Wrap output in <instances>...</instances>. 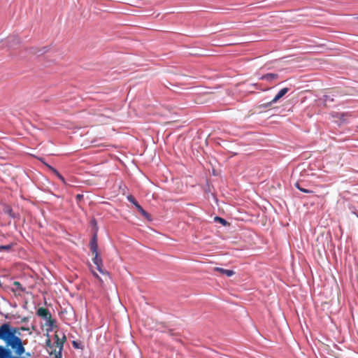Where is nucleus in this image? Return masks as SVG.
Masks as SVG:
<instances>
[{
	"label": "nucleus",
	"mask_w": 358,
	"mask_h": 358,
	"mask_svg": "<svg viewBox=\"0 0 358 358\" xmlns=\"http://www.w3.org/2000/svg\"><path fill=\"white\" fill-rule=\"evenodd\" d=\"M46 48H47L46 47H44L41 50H39V52H41V55H43L47 52Z\"/></svg>",
	"instance_id": "obj_26"
},
{
	"label": "nucleus",
	"mask_w": 358,
	"mask_h": 358,
	"mask_svg": "<svg viewBox=\"0 0 358 358\" xmlns=\"http://www.w3.org/2000/svg\"><path fill=\"white\" fill-rule=\"evenodd\" d=\"M279 77L278 74L273 73H268L265 75H263L260 79L262 80H266L268 82H272L276 79H278Z\"/></svg>",
	"instance_id": "obj_9"
},
{
	"label": "nucleus",
	"mask_w": 358,
	"mask_h": 358,
	"mask_svg": "<svg viewBox=\"0 0 358 358\" xmlns=\"http://www.w3.org/2000/svg\"><path fill=\"white\" fill-rule=\"evenodd\" d=\"M348 208L350 210V212L355 215L358 218V210L356 209V208L352 205H349Z\"/></svg>",
	"instance_id": "obj_17"
},
{
	"label": "nucleus",
	"mask_w": 358,
	"mask_h": 358,
	"mask_svg": "<svg viewBox=\"0 0 358 358\" xmlns=\"http://www.w3.org/2000/svg\"><path fill=\"white\" fill-rule=\"evenodd\" d=\"M98 230H99V227H98V225H94V227H92V234H96V235L98 234Z\"/></svg>",
	"instance_id": "obj_20"
},
{
	"label": "nucleus",
	"mask_w": 358,
	"mask_h": 358,
	"mask_svg": "<svg viewBox=\"0 0 358 358\" xmlns=\"http://www.w3.org/2000/svg\"><path fill=\"white\" fill-rule=\"evenodd\" d=\"M138 210V212L144 217H145L146 219L148 220H150V214L145 211L143 208L142 206H139L138 209H137Z\"/></svg>",
	"instance_id": "obj_15"
},
{
	"label": "nucleus",
	"mask_w": 358,
	"mask_h": 358,
	"mask_svg": "<svg viewBox=\"0 0 358 358\" xmlns=\"http://www.w3.org/2000/svg\"><path fill=\"white\" fill-rule=\"evenodd\" d=\"M289 89L288 87H285L280 90L271 101L264 104V107H270L273 103L278 102L282 97H283L289 92Z\"/></svg>",
	"instance_id": "obj_3"
},
{
	"label": "nucleus",
	"mask_w": 358,
	"mask_h": 358,
	"mask_svg": "<svg viewBox=\"0 0 358 358\" xmlns=\"http://www.w3.org/2000/svg\"><path fill=\"white\" fill-rule=\"evenodd\" d=\"M13 285L16 287L17 289L22 291V292L24 291V288L22 287V284L20 282L15 281Z\"/></svg>",
	"instance_id": "obj_18"
},
{
	"label": "nucleus",
	"mask_w": 358,
	"mask_h": 358,
	"mask_svg": "<svg viewBox=\"0 0 358 358\" xmlns=\"http://www.w3.org/2000/svg\"><path fill=\"white\" fill-rule=\"evenodd\" d=\"M2 210L4 214L8 215L10 218H19V214L14 213L11 206L8 204L4 203L2 205Z\"/></svg>",
	"instance_id": "obj_5"
},
{
	"label": "nucleus",
	"mask_w": 358,
	"mask_h": 358,
	"mask_svg": "<svg viewBox=\"0 0 358 358\" xmlns=\"http://www.w3.org/2000/svg\"><path fill=\"white\" fill-rule=\"evenodd\" d=\"M45 343H46V346H47V347H48V348H52L54 347V344H52V343H51V341H50V338H48V339L46 340Z\"/></svg>",
	"instance_id": "obj_21"
},
{
	"label": "nucleus",
	"mask_w": 358,
	"mask_h": 358,
	"mask_svg": "<svg viewBox=\"0 0 358 358\" xmlns=\"http://www.w3.org/2000/svg\"><path fill=\"white\" fill-rule=\"evenodd\" d=\"M52 171L55 174V176L64 184H66V180L60 174V173L55 168L52 166H49Z\"/></svg>",
	"instance_id": "obj_13"
},
{
	"label": "nucleus",
	"mask_w": 358,
	"mask_h": 358,
	"mask_svg": "<svg viewBox=\"0 0 358 358\" xmlns=\"http://www.w3.org/2000/svg\"><path fill=\"white\" fill-rule=\"evenodd\" d=\"M93 275L95 278H96L97 279L101 280L100 277L99 276V275L97 273L93 272Z\"/></svg>",
	"instance_id": "obj_28"
},
{
	"label": "nucleus",
	"mask_w": 358,
	"mask_h": 358,
	"mask_svg": "<svg viewBox=\"0 0 358 358\" xmlns=\"http://www.w3.org/2000/svg\"><path fill=\"white\" fill-rule=\"evenodd\" d=\"M19 330V328L10 326L13 345L15 348V353L17 357H21L25 351L22 339L19 336L20 335Z\"/></svg>",
	"instance_id": "obj_1"
},
{
	"label": "nucleus",
	"mask_w": 358,
	"mask_h": 358,
	"mask_svg": "<svg viewBox=\"0 0 358 358\" xmlns=\"http://www.w3.org/2000/svg\"><path fill=\"white\" fill-rule=\"evenodd\" d=\"M66 341V337L64 334H63V336L62 340L55 341L54 342V346L59 348V351L57 352H55V358H61L62 357V352L64 348V343Z\"/></svg>",
	"instance_id": "obj_4"
},
{
	"label": "nucleus",
	"mask_w": 358,
	"mask_h": 358,
	"mask_svg": "<svg viewBox=\"0 0 358 358\" xmlns=\"http://www.w3.org/2000/svg\"><path fill=\"white\" fill-rule=\"evenodd\" d=\"M357 18H358V17H357Z\"/></svg>",
	"instance_id": "obj_31"
},
{
	"label": "nucleus",
	"mask_w": 358,
	"mask_h": 358,
	"mask_svg": "<svg viewBox=\"0 0 358 358\" xmlns=\"http://www.w3.org/2000/svg\"><path fill=\"white\" fill-rule=\"evenodd\" d=\"M97 224V222L96 220V219L93 218L91 221H90V225L91 227H94V225H96Z\"/></svg>",
	"instance_id": "obj_25"
},
{
	"label": "nucleus",
	"mask_w": 358,
	"mask_h": 358,
	"mask_svg": "<svg viewBox=\"0 0 358 358\" xmlns=\"http://www.w3.org/2000/svg\"><path fill=\"white\" fill-rule=\"evenodd\" d=\"M45 325L49 327L47 329V336H49L48 333L52 331L53 329V326L55 324L56 321L54 319H52V317L45 320Z\"/></svg>",
	"instance_id": "obj_11"
},
{
	"label": "nucleus",
	"mask_w": 358,
	"mask_h": 358,
	"mask_svg": "<svg viewBox=\"0 0 358 358\" xmlns=\"http://www.w3.org/2000/svg\"><path fill=\"white\" fill-rule=\"evenodd\" d=\"M324 101L325 102L333 101L334 99L331 98V96L329 95H324Z\"/></svg>",
	"instance_id": "obj_22"
},
{
	"label": "nucleus",
	"mask_w": 358,
	"mask_h": 358,
	"mask_svg": "<svg viewBox=\"0 0 358 358\" xmlns=\"http://www.w3.org/2000/svg\"><path fill=\"white\" fill-rule=\"evenodd\" d=\"M36 314L38 316L43 318L44 320L51 317V313L47 308H39L37 310Z\"/></svg>",
	"instance_id": "obj_8"
},
{
	"label": "nucleus",
	"mask_w": 358,
	"mask_h": 358,
	"mask_svg": "<svg viewBox=\"0 0 358 358\" xmlns=\"http://www.w3.org/2000/svg\"><path fill=\"white\" fill-rule=\"evenodd\" d=\"M21 329H22V331H27V330H28V329L24 328V327H22V328H21Z\"/></svg>",
	"instance_id": "obj_30"
},
{
	"label": "nucleus",
	"mask_w": 358,
	"mask_h": 358,
	"mask_svg": "<svg viewBox=\"0 0 358 358\" xmlns=\"http://www.w3.org/2000/svg\"><path fill=\"white\" fill-rule=\"evenodd\" d=\"M55 341H58L59 340H61V339L59 338V336H58L57 334L55 335Z\"/></svg>",
	"instance_id": "obj_29"
},
{
	"label": "nucleus",
	"mask_w": 358,
	"mask_h": 358,
	"mask_svg": "<svg viewBox=\"0 0 358 358\" xmlns=\"http://www.w3.org/2000/svg\"><path fill=\"white\" fill-rule=\"evenodd\" d=\"M94 257L92 259L93 263L96 265V269L103 275L106 274L108 275V271L103 269V261L102 258L100 256L99 253H94Z\"/></svg>",
	"instance_id": "obj_2"
},
{
	"label": "nucleus",
	"mask_w": 358,
	"mask_h": 358,
	"mask_svg": "<svg viewBox=\"0 0 358 358\" xmlns=\"http://www.w3.org/2000/svg\"><path fill=\"white\" fill-rule=\"evenodd\" d=\"M215 221L222 224L223 226H226L228 224V222H227L226 220H224L222 217H218V216H216L215 217Z\"/></svg>",
	"instance_id": "obj_16"
},
{
	"label": "nucleus",
	"mask_w": 358,
	"mask_h": 358,
	"mask_svg": "<svg viewBox=\"0 0 358 358\" xmlns=\"http://www.w3.org/2000/svg\"><path fill=\"white\" fill-rule=\"evenodd\" d=\"M90 249L91 252L94 253H98V236L96 234H92L90 243H89Z\"/></svg>",
	"instance_id": "obj_6"
},
{
	"label": "nucleus",
	"mask_w": 358,
	"mask_h": 358,
	"mask_svg": "<svg viewBox=\"0 0 358 358\" xmlns=\"http://www.w3.org/2000/svg\"><path fill=\"white\" fill-rule=\"evenodd\" d=\"M72 345H73V348H75L76 349L80 348V344L77 341H73Z\"/></svg>",
	"instance_id": "obj_24"
},
{
	"label": "nucleus",
	"mask_w": 358,
	"mask_h": 358,
	"mask_svg": "<svg viewBox=\"0 0 358 358\" xmlns=\"http://www.w3.org/2000/svg\"><path fill=\"white\" fill-rule=\"evenodd\" d=\"M13 243H10L5 245H0V252L6 251L10 252L13 246Z\"/></svg>",
	"instance_id": "obj_14"
},
{
	"label": "nucleus",
	"mask_w": 358,
	"mask_h": 358,
	"mask_svg": "<svg viewBox=\"0 0 358 358\" xmlns=\"http://www.w3.org/2000/svg\"><path fill=\"white\" fill-rule=\"evenodd\" d=\"M127 200L131 202L132 204H134L135 203H136V199L132 196V195H129L127 196Z\"/></svg>",
	"instance_id": "obj_19"
},
{
	"label": "nucleus",
	"mask_w": 358,
	"mask_h": 358,
	"mask_svg": "<svg viewBox=\"0 0 358 358\" xmlns=\"http://www.w3.org/2000/svg\"><path fill=\"white\" fill-rule=\"evenodd\" d=\"M20 43V38L17 36H12L7 38L6 43L9 48H14Z\"/></svg>",
	"instance_id": "obj_7"
},
{
	"label": "nucleus",
	"mask_w": 358,
	"mask_h": 358,
	"mask_svg": "<svg viewBox=\"0 0 358 358\" xmlns=\"http://www.w3.org/2000/svg\"><path fill=\"white\" fill-rule=\"evenodd\" d=\"M83 199V194H78L76 196V199L77 201H80Z\"/></svg>",
	"instance_id": "obj_23"
},
{
	"label": "nucleus",
	"mask_w": 358,
	"mask_h": 358,
	"mask_svg": "<svg viewBox=\"0 0 358 358\" xmlns=\"http://www.w3.org/2000/svg\"><path fill=\"white\" fill-rule=\"evenodd\" d=\"M294 187L296 188H297L299 191H301V192H302L303 193L310 194V193L313 192V190H310V189H306V188H304V187H301L300 183H299V182H296L294 184Z\"/></svg>",
	"instance_id": "obj_12"
},
{
	"label": "nucleus",
	"mask_w": 358,
	"mask_h": 358,
	"mask_svg": "<svg viewBox=\"0 0 358 358\" xmlns=\"http://www.w3.org/2000/svg\"><path fill=\"white\" fill-rule=\"evenodd\" d=\"M134 206L137 209H138L139 206H141V205L138 203V201H136V203H135L134 204Z\"/></svg>",
	"instance_id": "obj_27"
},
{
	"label": "nucleus",
	"mask_w": 358,
	"mask_h": 358,
	"mask_svg": "<svg viewBox=\"0 0 358 358\" xmlns=\"http://www.w3.org/2000/svg\"><path fill=\"white\" fill-rule=\"evenodd\" d=\"M215 271H217L219 273L226 275L227 276H229V277L232 276L235 273V272L233 270L225 269V268H220V267L215 268Z\"/></svg>",
	"instance_id": "obj_10"
}]
</instances>
